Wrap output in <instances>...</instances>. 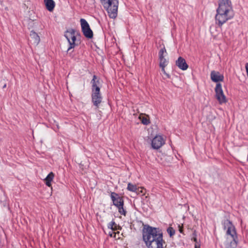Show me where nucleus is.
<instances>
[{"mask_svg": "<svg viewBox=\"0 0 248 248\" xmlns=\"http://www.w3.org/2000/svg\"><path fill=\"white\" fill-rule=\"evenodd\" d=\"M143 240L148 248H163V233L158 228L146 225L142 233Z\"/></svg>", "mask_w": 248, "mask_h": 248, "instance_id": "f257e3e1", "label": "nucleus"}, {"mask_svg": "<svg viewBox=\"0 0 248 248\" xmlns=\"http://www.w3.org/2000/svg\"><path fill=\"white\" fill-rule=\"evenodd\" d=\"M216 11V24L219 28H221L225 23L234 16V12L230 0H219L218 6Z\"/></svg>", "mask_w": 248, "mask_h": 248, "instance_id": "f03ea898", "label": "nucleus"}, {"mask_svg": "<svg viewBox=\"0 0 248 248\" xmlns=\"http://www.w3.org/2000/svg\"><path fill=\"white\" fill-rule=\"evenodd\" d=\"M110 198L113 205L116 207L119 213L124 216L126 215V211L124 208V200L122 197L115 192H111Z\"/></svg>", "mask_w": 248, "mask_h": 248, "instance_id": "7ed1b4c3", "label": "nucleus"}, {"mask_svg": "<svg viewBox=\"0 0 248 248\" xmlns=\"http://www.w3.org/2000/svg\"><path fill=\"white\" fill-rule=\"evenodd\" d=\"M80 23L84 36L88 38H92L93 37V32L90 28L89 25L85 19L81 18L80 19Z\"/></svg>", "mask_w": 248, "mask_h": 248, "instance_id": "20e7f679", "label": "nucleus"}, {"mask_svg": "<svg viewBox=\"0 0 248 248\" xmlns=\"http://www.w3.org/2000/svg\"><path fill=\"white\" fill-rule=\"evenodd\" d=\"M118 0H109V18H115L118 15Z\"/></svg>", "mask_w": 248, "mask_h": 248, "instance_id": "39448f33", "label": "nucleus"}, {"mask_svg": "<svg viewBox=\"0 0 248 248\" xmlns=\"http://www.w3.org/2000/svg\"><path fill=\"white\" fill-rule=\"evenodd\" d=\"M216 97L220 104L226 102V98L223 93L221 84L219 83L216 84L215 88Z\"/></svg>", "mask_w": 248, "mask_h": 248, "instance_id": "423d86ee", "label": "nucleus"}, {"mask_svg": "<svg viewBox=\"0 0 248 248\" xmlns=\"http://www.w3.org/2000/svg\"><path fill=\"white\" fill-rule=\"evenodd\" d=\"M92 98L94 105L97 107L102 101V97L100 93V88L92 90Z\"/></svg>", "mask_w": 248, "mask_h": 248, "instance_id": "0eeeda50", "label": "nucleus"}, {"mask_svg": "<svg viewBox=\"0 0 248 248\" xmlns=\"http://www.w3.org/2000/svg\"><path fill=\"white\" fill-rule=\"evenodd\" d=\"M164 144L165 141L161 136H156L152 140L151 145L153 149H158Z\"/></svg>", "mask_w": 248, "mask_h": 248, "instance_id": "6e6552de", "label": "nucleus"}, {"mask_svg": "<svg viewBox=\"0 0 248 248\" xmlns=\"http://www.w3.org/2000/svg\"><path fill=\"white\" fill-rule=\"evenodd\" d=\"M211 80L214 82L218 83V82L222 81L224 80V76L220 74L218 71H212L210 74Z\"/></svg>", "mask_w": 248, "mask_h": 248, "instance_id": "1a4fd4ad", "label": "nucleus"}, {"mask_svg": "<svg viewBox=\"0 0 248 248\" xmlns=\"http://www.w3.org/2000/svg\"><path fill=\"white\" fill-rule=\"evenodd\" d=\"M238 244V239L227 238L224 243L223 248H236Z\"/></svg>", "mask_w": 248, "mask_h": 248, "instance_id": "9d476101", "label": "nucleus"}, {"mask_svg": "<svg viewBox=\"0 0 248 248\" xmlns=\"http://www.w3.org/2000/svg\"><path fill=\"white\" fill-rule=\"evenodd\" d=\"M176 65L178 66L179 69L183 71L186 70L188 67L185 59L182 57H179L178 58L177 60L176 61Z\"/></svg>", "mask_w": 248, "mask_h": 248, "instance_id": "9b49d317", "label": "nucleus"}, {"mask_svg": "<svg viewBox=\"0 0 248 248\" xmlns=\"http://www.w3.org/2000/svg\"><path fill=\"white\" fill-rule=\"evenodd\" d=\"M30 38L31 43L35 46H37L40 41L39 36L33 31H31Z\"/></svg>", "mask_w": 248, "mask_h": 248, "instance_id": "f8f14e48", "label": "nucleus"}, {"mask_svg": "<svg viewBox=\"0 0 248 248\" xmlns=\"http://www.w3.org/2000/svg\"><path fill=\"white\" fill-rule=\"evenodd\" d=\"M226 234L230 235L232 238L238 239L237 233L234 226H232L231 228H228L226 231Z\"/></svg>", "mask_w": 248, "mask_h": 248, "instance_id": "ddd939ff", "label": "nucleus"}, {"mask_svg": "<svg viewBox=\"0 0 248 248\" xmlns=\"http://www.w3.org/2000/svg\"><path fill=\"white\" fill-rule=\"evenodd\" d=\"M44 3L46 9L49 11L51 12L53 10L55 3L53 0H44Z\"/></svg>", "mask_w": 248, "mask_h": 248, "instance_id": "4468645a", "label": "nucleus"}, {"mask_svg": "<svg viewBox=\"0 0 248 248\" xmlns=\"http://www.w3.org/2000/svg\"><path fill=\"white\" fill-rule=\"evenodd\" d=\"M54 174L52 172H50L46 177L44 179V181L47 186L50 187L51 186V182L53 180Z\"/></svg>", "mask_w": 248, "mask_h": 248, "instance_id": "2eb2a0df", "label": "nucleus"}, {"mask_svg": "<svg viewBox=\"0 0 248 248\" xmlns=\"http://www.w3.org/2000/svg\"><path fill=\"white\" fill-rule=\"evenodd\" d=\"M75 33V31L74 29H70L69 30H67L65 32L64 36L68 40L69 43H70V40H71L72 36Z\"/></svg>", "mask_w": 248, "mask_h": 248, "instance_id": "dca6fc26", "label": "nucleus"}, {"mask_svg": "<svg viewBox=\"0 0 248 248\" xmlns=\"http://www.w3.org/2000/svg\"><path fill=\"white\" fill-rule=\"evenodd\" d=\"M223 229L224 230H227L228 228H231L233 226L232 222L229 219H225L222 222Z\"/></svg>", "mask_w": 248, "mask_h": 248, "instance_id": "f3484780", "label": "nucleus"}, {"mask_svg": "<svg viewBox=\"0 0 248 248\" xmlns=\"http://www.w3.org/2000/svg\"><path fill=\"white\" fill-rule=\"evenodd\" d=\"M91 83L92 84V90H95L96 88H99V87L98 86V85L99 84V82L97 79V77L95 75L93 76V78L91 81Z\"/></svg>", "mask_w": 248, "mask_h": 248, "instance_id": "a211bd4d", "label": "nucleus"}, {"mask_svg": "<svg viewBox=\"0 0 248 248\" xmlns=\"http://www.w3.org/2000/svg\"><path fill=\"white\" fill-rule=\"evenodd\" d=\"M167 55V52L165 47L163 46V47L161 48L158 53L159 59L165 58Z\"/></svg>", "mask_w": 248, "mask_h": 248, "instance_id": "6ab92c4d", "label": "nucleus"}, {"mask_svg": "<svg viewBox=\"0 0 248 248\" xmlns=\"http://www.w3.org/2000/svg\"><path fill=\"white\" fill-rule=\"evenodd\" d=\"M76 40V37L75 33L73 34L71 40H70V43H69L70 46L68 48L67 51H70V50L73 48H74L76 45L75 41Z\"/></svg>", "mask_w": 248, "mask_h": 248, "instance_id": "aec40b11", "label": "nucleus"}, {"mask_svg": "<svg viewBox=\"0 0 248 248\" xmlns=\"http://www.w3.org/2000/svg\"><path fill=\"white\" fill-rule=\"evenodd\" d=\"M127 189L128 190L132 192H137L138 190L137 186L131 183L128 184Z\"/></svg>", "mask_w": 248, "mask_h": 248, "instance_id": "412c9836", "label": "nucleus"}, {"mask_svg": "<svg viewBox=\"0 0 248 248\" xmlns=\"http://www.w3.org/2000/svg\"><path fill=\"white\" fill-rule=\"evenodd\" d=\"M159 60V66L163 67V66H167L169 63L168 61L165 58H160Z\"/></svg>", "mask_w": 248, "mask_h": 248, "instance_id": "4be33fe9", "label": "nucleus"}, {"mask_svg": "<svg viewBox=\"0 0 248 248\" xmlns=\"http://www.w3.org/2000/svg\"><path fill=\"white\" fill-rule=\"evenodd\" d=\"M100 1L107 13L108 14V0H100Z\"/></svg>", "mask_w": 248, "mask_h": 248, "instance_id": "5701e85b", "label": "nucleus"}, {"mask_svg": "<svg viewBox=\"0 0 248 248\" xmlns=\"http://www.w3.org/2000/svg\"><path fill=\"white\" fill-rule=\"evenodd\" d=\"M167 231L170 237L173 236L175 233V230L171 227H169L167 229Z\"/></svg>", "mask_w": 248, "mask_h": 248, "instance_id": "b1692460", "label": "nucleus"}, {"mask_svg": "<svg viewBox=\"0 0 248 248\" xmlns=\"http://www.w3.org/2000/svg\"><path fill=\"white\" fill-rule=\"evenodd\" d=\"M118 227H119L114 222L111 221V224H109V229H110L112 231L117 230Z\"/></svg>", "mask_w": 248, "mask_h": 248, "instance_id": "393cba45", "label": "nucleus"}, {"mask_svg": "<svg viewBox=\"0 0 248 248\" xmlns=\"http://www.w3.org/2000/svg\"><path fill=\"white\" fill-rule=\"evenodd\" d=\"M142 123L144 125H148L150 123L149 119L145 117H143L141 120Z\"/></svg>", "mask_w": 248, "mask_h": 248, "instance_id": "a878e982", "label": "nucleus"}, {"mask_svg": "<svg viewBox=\"0 0 248 248\" xmlns=\"http://www.w3.org/2000/svg\"><path fill=\"white\" fill-rule=\"evenodd\" d=\"M109 237H116V233L115 232H109Z\"/></svg>", "mask_w": 248, "mask_h": 248, "instance_id": "bb28decb", "label": "nucleus"}, {"mask_svg": "<svg viewBox=\"0 0 248 248\" xmlns=\"http://www.w3.org/2000/svg\"><path fill=\"white\" fill-rule=\"evenodd\" d=\"M166 66H163V67H160L161 68V71L164 74L166 73L165 70V67Z\"/></svg>", "mask_w": 248, "mask_h": 248, "instance_id": "cd10ccee", "label": "nucleus"}, {"mask_svg": "<svg viewBox=\"0 0 248 248\" xmlns=\"http://www.w3.org/2000/svg\"><path fill=\"white\" fill-rule=\"evenodd\" d=\"M192 240H193L195 243H197L198 242H197V238L196 237H192Z\"/></svg>", "mask_w": 248, "mask_h": 248, "instance_id": "c85d7f7f", "label": "nucleus"}, {"mask_svg": "<svg viewBox=\"0 0 248 248\" xmlns=\"http://www.w3.org/2000/svg\"><path fill=\"white\" fill-rule=\"evenodd\" d=\"M200 244L198 243H195V248H200Z\"/></svg>", "mask_w": 248, "mask_h": 248, "instance_id": "c756f323", "label": "nucleus"}, {"mask_svg": "<svg viewBox=\"0 0 248 248\" xmlns=\"http://www.w3.org/2000/svg\"><path fill=\"white\" fill-rule=\"evenodd\" d=\"M246 69L247 71V76L248 77V63L246 64Z\"/></svg>", "mask_w": 248, "mask_h": 248, "instance_id": "7c9ffc66", "label": "nucleus"}, {"mask_svg": "<svg viewBox=\"0 0 248 248\" xmlns=\"http://www.w3.org/2000/svg\"><path fill=\"white\" fill-rule=\"evenodd\" d=\"M192 236H193V237H197V232L195 230L193 232Z\"/></svg>", "mask_w": 248, "mask_h": 248, "instance_id": "2f4dec72", "label": "nucleus"}, {"mask_svg": "<svg viewBox=\"0 0 248 248\" xmlns=\"http://www.w3.org/2000/svg\"><path fill=\"white\" fill-rule=\"evenodd\" d=\"M164 75H165L166 76V77L168 78H170V76L169 74H167V73L166 74H165Z\"/></svg>", "mask_w": 248, "mask_h": 248, "instance_id": "473e14b6", "label": "nucleus"}, {"mask_svg": "<svg viewBox=\"0 0 248 248\" xmlns=\"http://www.w3.org/2000/svg\"><path fill=\"white\" fill-rule=\"evenodd\" d=\"M179 231H180V232L181 233H182V230L181 229H180Z\"/></svg>", "mask_w": 248, "mask_h": 248, "instance_id": "72a5a7b5", "label": "nucleus"}, {"mask_svg": "<svg viewBox=\"0 0 248 248\" xmlns=\"http://www.w3.org/2000/svg\"><path fill=\"white\" fill-rule=\"evenodd\" d=\"M6 84H5V85L3 86V88H5V87H6Z\"/></svg>", "mask_w": 248, "mask_h": 248, "instance_id": "f704fd0d", "label": "nucleus"}]
</instances>
